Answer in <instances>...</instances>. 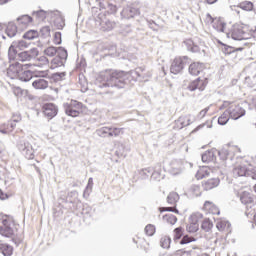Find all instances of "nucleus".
<instances>
[{
	"mask_svg": "<svg viewBox=\"0 0 256 256\" xmlns=\"http://www.w3.org/2000/svg\"><path fill=\"white\" fill-rule=\"evenodd\" d=\"M2 226L0 227V233L4 237H17L19 235V224L15 222L13 217L4 215L1 218Z\"/></svg>",
	"mask_w": 256,
	"mask_h": 256,
	"instance_id": "obj_1",
	"label": "nucleus"
},
{
	"mask_svg": "<svg viewBox=\"0 0 256 256\" xmlns=\"http://www.w3.org/2000/svg\"><path fill=\"white\" fill-rule=\"evenodd\" d=\"M127 75H129L128 72L121 70L106 71V83L104 84V87H123Z\"/></svg>",
	"mask_w": 256,
	"mask_h": 256,
	"instance_id": "obj_2",
	"label": "nucleus"
},
{
	"mask_svg": "<svg viewBox=\"0 0 256 256\" xmlns=\"http://www.w3.org/2000/svg\"><path fill=\"white\" fill-rule=\"evenodd\" d=\"M221 109H226L229 117L234 121L241 119V117H245L246 113L243 107H241V105L235 101H224L221 105Z\"/></svg>",
	"mask_w": 256,
	"mask_h": 256,
	"instance_id": "obj_3",
	"label": "nucleus"
},
{
	"mask_svg": "<svg viewBox=\"0 0 256 256\" xmlns=\"http://www.w3.org/2000/svg\"><path fill=\"white\" fill-rule=\"evenodd\" d=\"M64 109L68 117H79L85 110V106L77 100H71L69 103L64 104Z\"/></svg>",
	"mask_w": 256,
	"mask_h": 256,
	"instance_id": "obj_4",
	"label": "nucleus"
},
{
	"mask_svg": "<svg viewBox=\"0 0 256 256\" xmlns=\"http://www.w3.org/2000/svg\"><path fill=\"white\" fill-rule=\"evenodd\" d=\"M186 65H189V57L187 56L176 57L171 63L170 73H173V75H179V73H181V71L185 69Z\"/></svg>",
	"mask_w": 256,
	"mask_h": 256,
	"instance_id": "obj_5",
	"label": "nucleus"
},
{
	"mask_svg": "<svg viewBox=\"0 0 256 256\" xmlns=\"http://www.w3.org/2000/svg\"><path fill=\"white\" fill-rule=\"evenodd\" d=\"M179 194L177 192H170L167 197V203L169 205H172L171 207H160L159 211L160 213H165V211H170L172 213H176V215H179V210L177 209V202L179 201Z\"/></svg>",
	"mask_w": 256,
	"mask_h": 256,
	"instance_id": "obj_6",
	"label": "nucleus"
},
{
	"mask_svg": "<svg viewBox=\"0 0 256 256\" xmlns=\"http://www.w3.org/2000/svg\"><path fill=\"white\" fill-rule=\"evenodd\" d=\"M207 85H209V76L204 75L202 77H198L197 79L191 81L188 84L189 91H205Z\"/></svg>",
	"mask_w": 256,
	"mask_h": 256,
	"instance_id": "obj_7",
	"label": "nucleus"
},
{
	"mask_svg": "<svg viewBox=\"0 0 256 256\" xmlns=\"http://www.w3.org/2000/svg\"><path fill=\"white\" fill-rule=\"evenodd\" d=\"M206 23H210L212 25L213 29L215 31H218V33H225V30L227 29V23L221 18H213L211 14H207L205 18Z\"/></svg>",
	"mask_w": 256,
	"mask_h": 256,
	"instance_id": "obj_8",
	"label": "nucleus"
},
{
	"mask_svg": "<svg viewBox=\"0 0 256 256\" xmlns=\"http://www.w3.org/2000/svg\"><path fill=\"white\" fill-rule=\"evenodd\" d=\"M201 219H203V214H192L189 217V221L186 226L188 233H197L199 231V221H201Z\"/></svg>",
	"mask_w": 256,
	"mask_h": 256,
	"instance_id": "obj_9",
	"label": "nucleus"
},
{
	"mask_svg": "<svg viewBox=\"0 0 256 256\" xmlns=\"http://www.w3.org/2000/svg\"><path fill=\"white\" fill-rule=\"evenodd\" d=\"M249 165L250 164L247 162L237 163L233 169V174L236 175V177H247Z\"/></svg>",
	"mask_w": 256,
	"mask_h": 256,
	"instance_id": "obj_10",
	"label": "nucleus"
},
{
	"mask_svg": "<svg viewBox=\"0 0 256 256\" xmlns=\"http://www.w3.org/2000/svg\"><path fill=\"white\" fill-rule=\"evenodd\" d=\"M230 35L235 41H243L245 39V32L241 26H233Z\"/></svg>",
	"mask_w": 256,
	"mask_h": 256,
	"instance_id": "obj_11",
	"label": "nucleus"
},
{
	"mask_svg": "<svg viewBox=\"0 0 256 256\" xmlns=\"http://www.w3.org/2000/svg\"><path fill=\"white\" fill-rule=\"evenodd\" d=\"M42 111L46 117L53 119L57 115V106L51 103L45 104Z\"/></svg>",
	"mask_w": 256,
	"mask_h": 256,
	"instance_id": "obj_12",
	"label": "nucleus"
},
{
	"mask_svg": "<svg viewBox=\"0 0 256 256\" xmlns=\"http://www.w3.org/2000/svg\"><path fill=\"white\" fill-rule=\"evenodd\" d=\"M219 183H221V180L219 178L217 177L210 178L202 182V187L204 191H211V189H215V187H219Z\"/></svg>",
	"mask_w": 256,
	"mask_h": 256,
	"instance_id": "obj_13",
	"label": "nucleus"
},
{
	"mask_svg": "<svg viewBox=\"0 0 256 256\" xmlns=\"http://www.w3.org/2000/svg\"><path fill=\"white\" fill-rule=\"evenodd\" d=\"M204 69H205V64L201 62H194L190 64L188 71L190 75H194L195 77H197V75H199L200 73H203Z\"/></svg>",
	"mask_w": 256,
	"mask_h": 256,
	"instance_id": "obj_14",
	"label": "nucleus"
},
{
	"mask_svg": "<svg viewBox=\"0 0 256 256\" xmlns=\"http://www.w3.org/2000/svg\"><path fill=\"white\" fill-rule=\"evenodd\" d=\"M16 69H18L17 71V77L20 81H31V79H33V73H31V71L26 70L23 71V68L21 66H16Z\"/></svg>",
	"mask_w": 256,
	"mask_h": 256,
	"instance_id": "obj_15",
	"label": "nucleus"
},
{
	"mask_svg": "<svg viewBox=\"0 0 256 256\" xmlns=\"http://www.w3.org/2000/svg\"><path fill=\"white\" fill-rule=\"evenodd\" d=\"M203 211L206 213H211L212 215H219V207L215 205L212 201H205L203 205Z\"/></svg>",
	"mask_w": 256,
	"mask_h": 256,
	"instance_id": "obj_16",
	"label": "nucleus"
},
{
	"mask_svg": "<svg viewBox=\"0 0 256 256\" xmlns=\"http://www.w3.org/2000/svg\"><path fill=\"white\" fill-rule=\"evenodd\" d=\"M210 174H211V168L207 166H202L196 172L195 177L197 181H201V179H206V177H209Z\"/></svg>",
	"mask_w": 256,
	"mask_h": 256,
	"instance_id": "obj_17",
	"label": "nucleus"
},
{
	"mask_svg": "<svg viewBox=\"0 0 256 256\" xmlns=\"http://www.w3.org/2000/svg\"><path fill=\"white\" fill-rule=\"evenodd\" d=\"M240 201L244 205H251L255 198L252 196L251 192L244 191L240 194Z\"/></svg>",
	"mask_w": 256,
	"mask_h": 256,
	"instance_id": "obj_18",
	"label": "nucleus"
},
{
	"mask_svg": "<svg viewBox=\"0 0 256 256\" xmlns=\"http://www.w3.org/2000/svg\"><path fill=\"white\" fill-rule=\"evenodd\" d=\"M15 126L10 121L0 124V133L7 135V133H13Z\"/></svg>",
	"mask_w": 256,
	"mask_h": 256,
	"instance_id": "obj_19",
	"label": "nucleus"
},
{
	"mask_svg": "<svg viewBox=\"0 0 256 256\" xmlns=\"http://www.w3.org/2000/svg\"><path fill=\"white\" fill-rule=\"evenodd\" d=\"M184 45L187 47L188 51H191L192 53H199L200 51L199 46L195 44L191 39L185 40Z\"/></svg>",
	"mask_w": 256,
	"mask_h": 256,
	"instance_id": "obj_20",
	"label": "nucleus"
},
{
	"mask_svg": "<svg viewBox=\"0 0 256 256\" xmlns=\"http://www.w3.org/2000/svg\"><path fill=\"white\" fill-rule=\"evenodd\" d=\"M32 86L34 89H47V87H49V82L45 79H38L32 83Z\"/></svg>",
	"mask_w": 256,
	"mask_h": 256,
	"instance_id": "obj_21",
	"label": "nucleus"
},
{
	"mask_svg": "<svg viewBox=\"0 0 256 256\" xmlns=\"http://www.w3.org/2000/svg\"><path fill=\"white\" fill-rule=\"evenodd\" d=\"M203 163H211V161H215V153L213 150H208L202 154Z\"/></svg>",
	"mask_w": 256,
	"mask_h": 256,
	"instance_id": "obj_22",
	"label": "nucleus"
},
{
	"mask_svg": "<svg viewBox=\"0 0 256 256\" xmlns=\"http://www.w3.org/2000/svg\"><path fill=\"white\" fill-rule=\"evenodd\" d=\"M237 7L239 9H242V11H253L254 5H253V2L245 0L240 2L237 5Z\"/></svg>",
	"mask_w": 256,
	"mask_h": 256,
	"instance_id": "obj_23",
	"label": "nucleus"
},
{
	"mask_svg": "<svg viewBox=\"0 0 256 256\" xmlns=\"http://www.w3.org/2000/svg\"><path fill=\"white\" fill-rule=\"evenodd\" d=\"M19 25H24L27 27V25H31L33 23V18L29 15H22L17 19Z\"/></svg>",
	"mask_w": 256,
	"mask_h": 256,
	"instance_id": "obj_24",
	"label": "nucleus"
},
{
	"mask_svg": "<svg viewBox=\"0 0 256 256\" xmlns=\"http://www.w3.org/2000/svg\"><path fill=\"white\" fill-rule=\"evenodd\" d=\"M0 251L4 256H11L13 255V246L8 244H1Z\"/></svg>",
	"mask_w": 256,
	"mask_h": 256,
	"instance_id": "obj_25",
	"label": "nucleus"
},
{
	"mask_svg": "<svg viewBox=\"0 0 256 256\" xmlns=\"http://www.w3.org/2000/svg\"><path fill=\"white\" fill-rule=\"evenodd\" d=\"M124 134V128L110 127V137H121Z\"/></svg>",
	"mask_w": 256,
	"mask_h": 256,
	"instance_id": "obj_26",
	"label": "nucleus"
},
{
	"mask_svg": "<svg viewBox=\"0 0 256 256\" xmlns=\"http://www.w3.org/2000/svg\"><path fill=\"white\" fill-rule=\"evenodd\" d=\"M201 229H203V231H206V233L211 231L213 229V222L209 218H205L202 221Z\"/></svg>",
	"mask_w": 256,
	"mask_h": 256,
	"instance_id": "obj_27",
	"label": "nucleus"
},
{
	"mask_svg": "<svg viewBox=\"0 0 256 256\" xmlns=\"http://www.w3.org/2000/svg\"><path fill=\"white\" fill-rule=\"evenodd\" d=\"M99 137H111V127L104 126L97 130Z\"/></svg>",
	"mask_w": 256,
	"mask_h": 256,
	"instance_id": "obj_28",
	"label": "nucleus"
},
{
	"mask_svg": "<svg viewBox=\"0 0 256 256\" xmlns=\"http://www.w3.org/2000/svg\"><path fill=\"white\" fill-rule=\"evenodd\" d=\"M6 34L8 37H15V35H17V26L13 23L8 24Z\"/></svg>",
	"mask_w": 256,
	"mask_h": 256,
	"instance_id": "obj_29",
	"label": "nucleus"
},
{
	"mask_svg": "<svg viewBox=\"0 0 256 256\" xmlns=\"http://www.w3.org/2000/svg\"><path fill=\"white\" fill-rule=\"evenodd\" d=\"M39 37V32L37 30H29L23 35V39H28L29 41L37 39Z\"/></svg>",
	"mask_w": 256,
	"mask_h": 256,
	"instance_id": "obj_30",
	"label": "nucleus"
},
{
	"mask_svg": "<svg viewBox=\"0 0 256 256\" xmlns=\"http://www.w3.org/2000/svg\"><path fill=\"white\" fill-rule=\"evenodd\" d=\"M229 119H231V116H229V113H227V110L222 113L218 118L219 125H227L229 123Z\"/></svg>",
	"mask_w": 256,
	"mask_h": 256,
	"instance_id": "obj_31",
	"label": "nucleus"
},
{
	"mask_svg": "<svg viewBox=\"0 0 256 256\" xmlns=\"http://www.w3.org/2000/svg\"><path fill=\"white\" fill-rule=\"evenodd\" d=\"M163 221L169 223V225H175V223H177V216L173 214H166L163 216Z\"/></svg>",
	"mask_w": 256,
	"mask_h": 256,
	"instance_id": "obj_32",
	"label": "nucleus"
},
{
	"mask_svg": "<svg viewBox=\"0 0 256 256\" xmlns=\"http://www.w3.org/2000/svg\"><path fill=\"white\" fill-rule=\"evenodd\" d=\"M160 245L163 249H169L171 247V238L164 236L160 240Z\"/></svg>",
	"mask_w": 256,
	"mask_h": 256,
	"instance_id": "obj_33",
	"label": "nucleus"
},
{
	"mask_svg": "<svg viewBox=\"0 0 256 256\" xmlns=\"http://www.w3.org/2000/svg\"><path fill=\"white\" fill-rule=\"evenodd\" d=\"M44 55H47L48 57H55L57 55V48L54 46H50L44 50Z\"/></svg>",
	"mask_w": 256,
	"mask_h": 256,
	"instance_id": "obj_34",
	"label": "nucleus"
},
{
	"mask_svg": "<svg viewBox=\"0 0 256 256\" xmlns=\"http://www.w3.org/2000/svg\"><path fill=\"white\" fill-rule=\"evenodd\" d=\"M235 51H243V48H237V49H235V48H233V47H231V46L225 45V46H224V49H223L224 55H231V53H235Z\"/></svg>",
	"mask_w": 256,
	"mask_h": 256,
	"instance_id": "obj_35",
	"label": "nucleus"
},
{
	"mask_svg": "<svg viewBox=\"0 0 256 256\" xmlns=\"http://www.w3.org/2000/svg\"><path fill=\"white\" fill-rule=\"evenodd\" d=\"M21 120H22V117H21V114L19 113H14L12 115V118L9 120L12 125H14L15 127H17V123H21Z\"/></svg>",
	"mask_w": 256,
	"mask_h": 256,
	"instance_id": "obj_36",
	"label": "nucleus"
},
{
	"mask_svg": "<svg viewBox=\"0 0 256 256\" xmlns=\"http://www.w3.org/2000/svg\"><path fill=\"white\" fill-rule=\"evenodd\" d=\"M155 225H152V224H148L146 225L145 227V233L146 235H148V237H153V235H155Z\"/></svg>",
	"mask_w": 256,
	"mask_h": 256,
	"instance_id": "obj_37",
	"label": "nucleus"
},
{
	"mask_svg": "<svg viewBox=\"0 0 256 256\" xmlns=\"http://www.w3.org/2000/svg\"><path fill=\"white\" fill-rule=\"evenodd\" d=\"M183 237V228L178 227L174 229V241H179Z\"/></svg>",
	"mask_w": 256,
	"mask_h": 256,
	"instance_id": "obj_38",
	"label": "nucleus"
},
{
	"mask_svg": "<svg viewBox=\"0 0 256 256\" xmlns=\"http://www.w3.org/2000/svg\"><path fill=\"white\" fill-rule=\"evenodd\" d=\"M193 241H196V239L194 237L185 235V236H183L182 240L180 241V245H187V243H193Z\"/></svg>",
	"mask_w": 256,
	"mask_h": 256,
	"instance_id": "obj_39",
	"label": "nucleus"
},
{
	"mask_svg": "<svg viewBox=\"0 0 256 256\" xmlns=\"http://www.w3.org/2000/svg\"><path fill=\"white\" fill-rule=\"evenodd\" d=\"M246 177H251V179L256 180V169L253 168L251 164L248 166Z\"/></svg>",
	"mask_w": 256,
	"mask_h": 256,
	"instance_id": "obj_40",
	"label": "nucleus"
},
{
	"mask_svg": "<svg viewBox=\"0 0 256 256\" xmlns=\"http://www.w3.org/2000/svg\"><path fill=\"white\" fill-rule=\"evenodd\" d=\"M216 227L219 231H225V229H227L229 227V224L225 221H219L216 224Z\"/></svg>",
	"mask_w": 256,
	"mask_h": 256,
	"instance_id": "obj_41",
	"label": "nucleus"
},
{
	"mask_svg": "<svg viewBox=\"0 0 256 256\" xmlns=\"http://www.w3.org/2000/svg\"><path fill=\"white\" fill-rule=\"evenodd\" d=\"M61 65H63V62L58 58H54L51 61V69H57V67H61Z\"/></svg>",
	"mask_w": 256,
	"mask_h": 256,
	"instance_id": "obj_42",
	"label": "nucleus"
},
{
	"mask_svg": "<svg viewBox=\"0 0 256 256\" xmlns=\"http://www.w3.org/2000/svg\"><path fill=\"white\" fill-rule=\"evenodd\" d=\"M174 256H191V251H187L185 249H180L174 253Z\"/></svg>",
	"mask_w": 256,
	"mask_h": 256,
	"instance_id": "obj_43",
	"label": "nucleus"
},
{
	"mask_svg": "<svg viewBox=\"0 0 256 256\" xmlns=\"http://www.w3.org/2000/svg\"><path fill=\"white\" fill-rule=\"evenodd\" d=\"M61 32H55L54 34V39H53V43L55 45H61Z\"/></svg>",
	"mask_w": 256,
	"mask_h": 256,
	"instance_id": "obj_44",
	"label": "nucleus"
},
{
	"mask_svg": "<svg viewBox=\"0 0 256 256\" xmlns=\"http://www.w3.org/2000/svg\"><path fill=\"white\" fill-rule=\"evenodd\" d=\"M193 195H196V197H199L201 195V186L200 185H194L191 189Z\"/></svg>",
	"mask_w": 256,
	"mask_h": 256,
	"instance_id": "obj_45",
	"label": "nucleus"
},
{
	"mask_svg": "<svg viewBox=\"0 0 256 256\" xmlns=\"http://www.w3.org/2000/svg\"><path fill=\"white\" fill-rule=\"evenodd\" d=\"M218 154H219V157H221V159H227V157L229 156V150H227V149H225V148H223L222 150H220L219 152H218Z\"/></svg>",
	"mask_w": 256,
	"mask_h": 256,
	"instance_id": "obj_46",
	"label": "nucleus"
},
{
	"mask_svg": "<svg viewBox=\"0 0 256 256\" xmlns=\"http://www.w3.org/2000/svg\"><path fill=\"white\" fill-rule=\"evenodd\" d=\"M145 71V67L141 66L135 69V73L137 77H143V72Z\"/></svg>",
	"mask_w": 256,
	"mask_h": 256,
	"instance_id": "obj_47",
	"label": "nucleus"
},
{
	"mask_svg": "<svg viewBox=\"0 0 256 256\" xmlns=\"http://www.w3.org/2000/svg\"><path fill=\"white\" fill-rule=\"evenodd\" d=\"M142 249L144 250V253H149V251H151V246L149 245V243L144 242L142 244Z\"/></svg>",
	"mask_w": 256,
	"mask_h": 256,
	"instance_id": "obj_48",
	"label": "nucleus"
},
{
	"mask_svg": "<svg viewBox=\"0 0 256 256\" xmlns=\"http://www.w3.org/2000/svg\"><path fill=\"white\" fill-rule=\"evenodd\" d=\"M16 47H18V49H26V47H27V42L21 40V41L18 42V44H17Z\"/></svg>",
	"mask_w": 256,
	"mask_h": 256,
	"instance_id": "obj_49",
	"label": "nucleus"
},
{
	"mask_svg": "<svg viewBox=\"0 0 256 256\" xmlns=\"http://www.w3.org/2000/svg\"><path fill=\"white\" fill-rule=\"evenodd\" d=\"M13 93H14V95H16L17 97H19V95H23V90H21L19 87H14V88H13Z\"/></svg>",
	"mask_w": 256,
	"mask_h": 256,
	"instance_id": "obj_50",
	"label": "nucleus"
},
{
	"mask_svg": "<svg viewBox=\"0 0 256 256\" xmlns=\"http://www.w3.org/2000/svg\"><path fill=\"white\" fill-rule=\"evenodd\" d=\"M130 13H132L131 14V17H135V15H140V11H139V9H137V8H130Z\"/></svg>",
	"mask_w": 256,
	"mask_h": 256,
	"instance_id": "obj_51",
	"label": "nucleus"
},
{
	"mask_svg": "<svg viewBox=\"0 0 256 256\" xmlns=\"http://www.w3.org/2000/svg\"><path fill=\"white\" fill-rule=\"evenodd\" d=\"M0 199L2 201H5V199H9V195L7 193H4L3 190L0 189Z\"/></svg>",
	"mask_w": 256,
	"mask_h": 256,
	"instance_id": "obj_52",
	"label": "nucleus"
},
{
	"mask_svg": "<svg viewBox=\"0 0 256 256\" xmlns=\"http://www.w3.org/2000/svg\"><path fill=\"white\" fill-rule=\"evenodd\" d=\"M250 35H251V37L256 39V27L250 30Z\"/></svg>",
	"mask_w": 256,
	"mask_h": 256,
	"instance_id": "obj_53",
	"label": "nucleus"
},
{
	"mask_svg": "<svg viewBox=\"0 0 256 256\" xmlns=\"http://www.w3.org/2000/svg\"><path fill=\"white\" fill-rule=\"evenodd\" d=\"M208 111H209V108L203 109V110L200 112L201 117H205V115H207Z\"/></svg>",
	"mask_w": 256,
	"mask_h": 256,
	"instance_id": "obj_54",
	"label": "nucleus"
},
{
	"mask_svg": "<svg viewBox=\"0 0 256 256\" xmlns=\"http://www.w3.org/2000/svg\"><path fill=\"white\" fill-rule=\"evenodd\" d=\"M20 57H25V59H29L31 56H29V55L27 54V52H22V53L20 54Z\"/></svg>",
	"mask_w": 256,
	"mask_h": 256,
	"instance_id": "obj_55",
	"label": "nucleus"
},
{
	"mask_svg": "<svg viewBox=\"0 0 256 256\" xmlns=\"http://www.w3.org/2000/svg\"><path fill=\"white\" fill-rule=\"evenodd\" d=\"M208 5H213L214 3H217V0H205Z\"/></svg>",
	"mask_w": 256,
	"mask_h": 256,
	"instance_id": "obj_56",
	"label": "nucleus"
},
{
	"mask_svg": "<svg viewBox=\"0 0 256 256\" xmlns=\"http://www.w3.org/2000/svg\"><path fill=\"white\" fill-rule=\"evenodd\" d=\"M184 119H187V117H180L182 125H189V123H185V121H183Z\"/></svg>",
	"mask_w": 256,
	"mask_h": 256,
	"instance_id": "obj_57",
	"label": "nucleus"
},
{
	"mask_svg": "<svg viewBox=\"0 0 256 256\" xmlns=\"http://www.w3.org/2000/svg\"><path fill=\"white\" fill-rule=\"evenodd\" d=\"M43 31H46L47 33H51V29L49 28V26L44 27Z\"/></svg>",
	"mask_w": 256,
	"mask_h": 256,
	"instance_id": "obj_58",
	"label": "nucleus"
},
{
	"mask_svg": "<svg viewBox=\"0 0 256 256\" xmlns=\"http://www.w3.org/2000/svg\"><path fill=\"white\" fill-rule=\"evenodd\" d=\"M11 0H0V5H5V3H9Z\"/></svg>",
	"mask_w": 256,
	"mask_h": 256,
	"instance_id": "obj_59",
	"label": "nucleus"
},
{
	"mask_svg": "<svg viewBox=\"0 0 256 256\" xmlns=\"http://www.w3.org/2000/svg\"><path fill=\"white\" fill-rule=\"evenodd\" d=\"M173 173H174V175H177V174L181 173V169H177V171L173 172Z\"/></svg>",
	"mask_w": 256,
	"mask_h": 256,
	"instance_id": "obj_60",
	"label": "nucleus"
},
{
	"mask_svg": "<svg viewBox=\"0 0 256 256\" xmlns=\"http://www.w3.org/2000/svg\"><path fill=\"white\" fill-rule=\"evenodd\" d=\"M63 55H64L65 57H67V51H64V52H63Z\"/></svg>",
	"mask_w": 256,
	"mask_h": 256,
	"instance_id": "obj_61",
	"label": "nucleus"
},
{
	"mask_svg": "<svg viewBox=\"0 0 256 256\" xmlns=\"http://www.w3.org/2000/svg\"><path fill=\"white\" fill-rule=\"evenodd\" d=\"M254 191L256 192V184H255V186H254Z\"/></svg>",
	"mask_w": 256,
	"mask_h": 256,
	"instance_id": "obj_62",
	"label": "nucleus"
},
{
	"mask_svg": "<svg viewBox=\"0 0 256 256\" xmlns=\"http://www.w3.org/2000/svg\"><path fill=\"white\" fill-rule=\"evenodd\" d=\"M97 1H102V0H97Z\"/></svg>",
	"mask_w": 256,
	"mask_h": 256,
	"instance_id": "obj_63",
	"label": "nucleus"
}]
</instances>
